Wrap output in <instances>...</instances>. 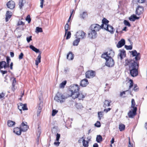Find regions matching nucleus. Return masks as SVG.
<instances>
[{"mask_svg":"<svg viewBox=\"0 0 147 147\" xmlns=\"http://www.w3.org/2000/svg\"><path fill=\"white\" fill-rule=\"evenodd\" d=\"M125 65H129L131 75L133 77L136 76L138 74V65L137 61L125 60Z\"/></svg>","mask_w":147,"mask_h":147,"instance_id":"obj_1","label":"nucleus"},{"mask_svg":"<svg viewBox=\"0 0 147 147\" xmlns=\"http://www.w3.org/2000/svg\"><path fill=\"white\" fill-rule=\"evenodd\" d=\"M69 96H65V94L58 93L54 97V100L57 102L62 103L64 102L65 99Z\"/></svg>","mask_w":147,"mask_h":147,"instance_id":"obj_2","label":"nucleus"},{"mask_svg":"<svg viewBox=\"0 0 147 147\" xmlns=\"http://www.w3.org/2000/svg\"><path fill=\"white\" fill-rule=\"evenodd\" d=\"M29 47L30 49H32L33 51L35 52L36 53H38V52H40V54L38 56L37 58L35 61V65H36L38 66V64L41 62V57L40 55L41 53L40 52L39 49H37L32 45H30Z\"/></svg>","mask_w":147,"mask_h":147,"instance_id":"obj_3","label":"nucleus"},{"mask_svg":"<svg viewBox=\"0 0 147 147\" xmlns=\"http://www.w3.org/2000/svg\"><path fill=\"white\" fill-rule=\"evenodd\" d=\"M115 55L114 52L111 50H109L107 53H104L102 55V58L107 59V58H112L114 57Z\"/></svg>","mask_w":147,"mask_h":147,"instance_id":"obj_4","label":"nucleus"},{"mask_svg":"<svg viewBox=\"0 0 147 147\" xmlns=\"http://www.w3.org/2000/svg\"><path fill=\"white\" fill-rule=\"evenodd\" d=\"M105 65L108 67H111L113 66L114 65V61L112 58H107Z\"/></svg>","mask_w":147,"mask_h":147,"instance_id":"obj_5","label":"nucleus"},{"mask_svg":"<svg viewBox=\"0 0 147 147\" xmlns=\"http://www.w3.org/2000/svg\"><path fill=\"white\" fill-rule=\"evenodd\" d=\"M80 86L77 84H73L71 85L69 88L70 91L71 92H79L80 88Z\"/></svg>","mask_w":147,"mask_h":147,"instance_id":"obj_6","label":"nucleus"},{"mask_svg":"<svg viewBox=\"0 0 147 147\" xmlns=\"http://www.w3.org/2000/svg\"><path fill=\"white\" fill-rule=\"evenodd\" d=\"M86 78H90L94 77L95 75V72L92 70H89L86 73Z\"/></svg>","mask_w":147,"mask_h":147,"instance_id":"obj_7","label":"nucleus"},{"mask_svg":"<svg viewBox=\"0 0 147 147\" xmlns=\"http://www.w3.org/2000/svg\"><path fill=\"white\" fill-rule=\"evenodd\" d=\"M90 28L91 30L96 32L99 31L100 29H101V27L98 24H94L91 26Z\"/></svg>","mask_w":147,"mask_h":147,"instance_id":"obj_8","label":"nucleus"},{"mask_svg":"<svg viewBox=\"0 0 147 147\" xmlns=\"http://www.w3.org/2000/svg\"><path fill=\"white\" fill-rule=\"evenodd\" d=\"M86 33L82 31H79L76 34V37L78 38H84L85 37Z\"/></svg>","mask_w":147,"mask_h":147,"instance_id":"obj_9","label":"nucleus"},{"mask_svg":"<svg viewBox=\"0 0 147 147\" xmlns=\"http://www.w3.org/2000/svg\"><path fill=\"white\" fill-rule=\"evenodd\" d=\"M137 108L130 110L128 113V115L129 118H133L136 114Z\"/></svg>","mask_w":147,"mask_h":147,"instance_id":"obj_10","label":"nucleus"},{"mask_svg":"<svg viewBox=\"0 0 147 147\" xmlns=\"http://www.w3.org/2000/svg\"><path fill=\"white\" fill-rule=\"evenodd\" d=\"M132 55L133 56H135V59L136 61L139 60L140 59V54L137 52V51L134 50L131 51Z\"/></svg>","mask_w":147,"mask_h":147,"instance_id":"obj_11","label":"nucleus"},{"mask_svg":"<svg viewBox=\"0 0 147 147\" xmlns=\"http://www.w3.org/2000/svg\"><path fill=\"white\" fill-rule=\"evenodd\" d=\"M7 7L11 9H13L15 6V3L13 1H10L8 2L6 4Z\"/></svg>","mask_w":147,"mask_h":147,"instance_id":"obj_12","label":"nucleus"},{"mask_svg":"<svg viewBox=\"0 0 147 147\" xmlns=\"http://www.w3.org/2000/svg\"><path fill=\"white\" fill-rule=\"evenodd\" d=\"M26 124L23 122L20 126V128L22 131L25 132L26 131L28 128V127L26 125L27 123H26Z\"/></svg>","mask_w":147,"mask_h":147,"instance_id":"obj_13","label":"nucleus"},{"mask_svg":"<svg viewBox=\"0 0 147 147\" xmlns=\"http://www.w3.org/2000/svg\"><path fill=\"white\" fill-rule=\"evenodd\" d=\"M74 55L71 51H69L67 55V59L69 61L72 60L74 58Z\"/></svg>","mask_w":147,"mask_h":147,"instance_id":"obj_14","label":"nucleus"},{"mask_svg":"<svg viewBox=\"0 0 147 147\" xmlns=\"http://www.w3.org/2000/svg\"><path fill=\"white\" fill-rule=\"evenodd\" d=\"M97 34L95 31L91 30V31L88 33L89 37L91 38H94L97 36Z\"/></svg>","mask_w":147,"mask_h":147,"instance_id":"obj_15","label":"nucleus"},{"mask_svg":"<svg viewBox=\"0 0 147 147\" xmlns=\"http://www.w3.org/2000/svg\"><path fill=\"white\" fill-rule=\"evenodd\" d=\"M143 11V8L140 6H138L136 11V14L139 15L142 13Z\"/></svg>","mask_w":147,"mask_h":147,"instance_id":"obj_16","label":"nucleus"},{"mask_svg":"<svg viewBox=\"0 0 147 147\" xmlns=\"http://www.w3.org/2000/svg\"><path fill=\"white\" fill-rule=\"evenodd\" d=\"M88 82L86 79L82 80L80 82V85L82 87L86 86L88 84Z\"/></svg>","mask_w":147,"mask_h":147,"instance_id":"obj_17","label":"nucleus"},{"mask_svg":"<svg viewBox=\"0 0 147 147\" xmlns=\"http://www.w3.org/2000/svg\"><path fill=\"white\" fill-rule=\"evenodd\" d=\"M12 14V13L9 11H7L6 14L5 20L6 22H8L11 18Z\"/></svg>","mask_w":147,"mask_h":147,"instance_id":"obj_18","label":"nucleus"},{"mask_svg":"<svg viewBox=\"0 0 147 147\" xmlns=\"http://www.w3.org/2000/svg\"><path fill=\"white\" fill-rule=\"evenodd\" d=\"M125 43V40L124 39H122L119 41L117 45V47L118 48H119L123 46Z\"/></svg>","mask_w":147,"mask_h":147,"instance_id":"obj_19","label":"nucleus"},{"mask_svg":"<svg viewBox=\"0 0 147 147\" xmlns=\"http://www.w3.org/2000/svg\"><path fill=\"white\" fill-rule=\"evenodd\" d=\"M9 66L8 65H7L5 61H2L0 62V69H1L3 68L6 69L7 67H8Z\"/></svg>","mask_w":147,"mask_h":147,"instance_id":"obj_20","label":"nucleus"},{"mask_svg":"<svg viewBox=\"0 0 147 147\" xmlns=\"http://www.w3.org/2000/svg\"><path fill=\"white\" fill-rule=\"evenodd\" d=\"M125 56V51L124 50H121L120 52L118 55V57H119L121 60Z\"/></svg>","mask_w":147,"mask_h":147,"instance_id":"obj_21","label":"nucleus"},{"mask_svg":"<svg viewBox=\"0 0 147 147\" xmlns=\"http://www.w3.org/2000/svg\"><path fill=\"white\" fill-rule=\"evenodd\" d=\"M43 103L42 102H40L38 106V109L37 110V115L39 116L40 113L41 112L42 108Z\"/></svg>","mask_w":147,"mask_h":147,"instance_id":"obj_22","label":"nucleus"},{"mask_svg":"<svg viewBox=\"0 0 147 147\" xmlns=\"http://www.w3.org/2000/svg\"><path fill=\"white\" fill-rule=\"evenodd\" d=\"M21 131H22L20 127H16L14 129L13 132L18 135H20L21 134Z\"/></svg>","mask_w":147,"mask_h":147,"instance_id":"obj_23","label":"nucleus"},{"mask_svg":"<svg viewBox=\"0 0 147 147\" xmlns=\"http://www.w3.org/2000/svg\"><path fill=\"white\" fill-rule=\"evenodd\" d=\"M78 93L79 92H71V96L72 97L73 99H75L78 98Z\"/></svg>","mask_w":147,"mask_h":147,"instance_id":"obj_24","label":"nucleus"},{"mask_svg":"<svg viewBox=\"0 0 147 147\" xmlns=\"http://www.w3.org/2000/svg\"><path fill=\"white\" fill-rule=\"evenodd\" d=\"M139 19V18L137 17L135 15H133L131 16L129 18V20L132 22L134 21L136 19Z\"/></svg>","mask_w":147,"mask_h":147,"instance_id":"obj_25","label":"nucleus"},{"mask_svg":"<svg viewBox=\"0 0 147 147\" xmlns=\"http://www.w3.org/2000/svg\"><path fill=\"white\" fill-rule=\"evenodd\" d=\"M13 78V80L12 82V87L11 89L13 91H14L15 89V86L16 85V78Z\"/></svg>","mask_w":147,"mask_h":147,"instance_id":"obj_26","label":"nucleus"},{"mask_svg":"<svg viewBox=\"0 0 147 147\" xmlns=\"http://www.w3.org/2000/svg\"><path fill=\"white\" fill-rule=\"evenodd\" d=\"M82 145L84 147H88L89 142L86 140L84 139L82 140Z\"/></svg>","mask_w":147,"mask_h":147,"instance_id":"obj_27","label":"nucleus"},{"mask_svg":"<svg viewBox=\"0 0 147 147\" xmlns=\"http://www.w3.org/2000/svg\"><path fill=\"white\" fill-rule=\"evenodd\" d=\"M86 95V94H83L82 93H78V98L79 100H82L83 98H84Z\"/></svg>","mask_w":147,"mask_h":147,"instance_id":"obj_28","label":"nucleus"},{"mask_svg":"<svg viewBox=\"0 0 147 147\" xmlns=\"http://www.w3.org/2000/svg\"><path fill=\"white\" fill-rule=\"evenodd\" d=\"M15 122L11 120H8L7 121V125L9 127H12L15 125Z\"/></svg>","mask_w":147,"mask_h":147,"instance_id":"obj_29","label":"nucleus"},{"mask_svg":"<svg viewBox=\"0 0 147 147\" xmlns=\"http://www.w3.org/2000/svg\"><path fill=\"white\" fill-rule=\"evenodd\" d=\"M111 102H109V100H106L104 102V104L103 105V107H108L110 106L111 105L110 104Z\"/></svg>","mask_w":147,"mask_h":147,"instance_id":"obj_30","label":"nucleus"},{"mask_svg":"<svg viewBox=\"0 0 147 147\" xmlns=\"http://www.w3.org/2000/svg\"><path fill=\"white\" fill-rule=\"evenodd\" d=\"M107 30L110 32L111 34L113 33V28L112 26L110 25H109L108 27Z\"/></svg>","mask_w":147,"mask_h":147,"instance_id":"obj_31","label":"nucleus"},{"mask_svg":"<svg viewBox=\"0 0 147 147\" xmlns=\"http://www.w3.org/2000/svg\"><path fill=\"white\" fill-rule=\"evenodd\" d=\"M70 27L69 26V25L68 24V23H67L66 24H65V36L66 34H67L68 30H70Z\"/></svg>","mask_w":147,"mask_h":147,"instance_id":"obj_32","label":"nucleus"},{"mask_svg":"<svg viewBox=\"0 0 147 147\" xmlns=\"http://www.w3.org/2000/svg\"><path fill=\"white\" fill-rule=\"evenodd\" d=\"M102 141V137L100 135H98L96 138V141L98 143H100Z\"/></svg>","mask_w":147,"mask_h":147,"instance_id":"obj_33","label":"nucleus"},{"mask_svg":"<svg viewBox=\"0 0 147 147\" xmlns=\"http://www.w3.org/2000/svg\"><path fill=\"white\" fill-rule=\"evenodd\" d=\"M80 41V38H77L73 42V45L74 46H77Z\"/></svg>","mask_w":147,"mask_h":147,"instance_id":"obj_34","label":"nucleus"},{"mask_svg":"<svg viewBox=\"0 0 147 147\" xmlns=\"http://www.w3.org/2000/svg\"><path fill=\"white\" fill-rule=\"evenodd\" d=\"M23 0H19V8L21 9L24 6V3Z\"/></svg>","mask_w":147,"mask_h":147,"instance_id":"obj_35","label":"nucleus"},{"mask_svg":"<svg viewBox=\"0 0 147 147\" xmlns=\"http://www.w3.org/2000/svg\"><path fill=\"white\" fill-rule=\"evenodd\" d=\"M87 15V12H84L80 14V17L83 19L85 18Z\"/></svg>","mask_w":147,"mask_h":147,"instance_id":"obj_36","label":"nucleus"},{"mask_svg":"<svg viewBox=\"0 0 147 147\" xmlns=\"http://www.w3.org/2000/svg\"><path fill=\"white\" fill-rule=\"evenodd\" d=\"M125 126L124 124H121L119 125V129L120 131H122L124 130Z\"/></svg>","mask_w":147,"mask_h":147,"instance_id":"obj_37","label":"nucleus"},{"mask_svg":"<svg viewBox=\"0 0 147 147\" xmlns=\"http://www.w3.org/2000/svg\"><path fill=\"white\" fill-rule=\"evenodd\" d=\"M109 25V24H102L100 26V27H101V28H103L107 30L108 27Z\"/></svg>","mask_w":147,"mask_h":147,"instance_id":"obj_38","label":"nucleus"},{"mask_svg":"<svg viewBox=\"0 0 147 147\" xmlns=\"http://www.w3.org/2000/svg\"><path fill=\"white\" fill-rule=\"evenodd\" d=\"M41 133V129L39 127L38 128V131L37 133V136L38 141V142L39 138Z\"/></svg>","mask_w":147,"mask_h":147,"instance_id":"obj_39","label":"nucleus"},{"mask_svg":"<svg viewBox=\"0 0 147 147\" xmlns=\"http://www.w3.org/2000/svg\"><path fill=\"white\" fill-rule=\"evenodd\" d=\"M36 33L41 32L43 31L42 28L39 27H36Z\"/></svg>","mask_w":147,"mask_h":147,"instance_id":"obj_40","label":"nucleus"},{"mask_svg":"<svg viewBox=\"0 0 147 147\" xmlns=\"http://www.w3.org/2000/svg\"><path fill=\"white\" fill-rule=\"evenodd\" d=\"M67 82L66 81H64L61 83L59 85V87L60 88H63L65 86Z\"/></svg>","mask_w":147,"mask_h":147,"instance_id":"obj_41","label":"nucleus"},{"mask_svg":"<svg viewBox=\"0 0 147 147\" xmlns=\"http://www.w3.org/2000/svg\"><path fill=\"white\" fill-rule=\"evenodd\" d=\"M135 103L134 100V99H132L131 101V107L133 109H134L135 108H136L135 106Z\"/></svg>","mask_w":147,"mask_h":147,"instance_id":"obj_42","label":"nucleus"},{"mask_svg":"<svg viewBox=\"0 0 147 147\" xmlns=\"http://www.w3.org/2000/svg\"><path fill=\"white\" fill-rule=\"evenodd\" d=\"M20 106L21 107L22 109L23 110H28V109L26 106V104L20 105Z\"/></svg>","mask_w":147,"mask_h":147,"instance_id":"obj_43","label":"nucleus"},{"mask_svg":"<svg viewBox=\"0 0 147 147\" xmlns=\"http://www.w3.org/2000/svg\"><path fill=\"white\" fill-rule=\"evenodd\" d=\"M103 112H99L98 113V116L99 119L100 120L101 119L103 115L102 114Z\"/></svg>","mask_w":147,"mask_h":147,"instance_id":"obj_44","label":"nucleus"},{"mask_svg":"<svg viewBox=\"0 0 147 147\" xmlns=\"http://www.w3.org/2000/svg\"><path fill=\"white\" fill-rule=\"evenodd\" d=\"M76 107L78 109H81L83 108L82 104L80 103H77L76 104Z\"/></svg>","mask_w":147,"mask_h":147,"instance_id":"obj_45","label":"nucleus"},{"mask_svg":"<svg viewBox=\"0 0 147 147\" xmlns=\"http://www.w3.org/2000/svg\"><path fill=\"white\" fill-rule=\"evenodd\" d=\"M67 34V36L66 37V39H69L71 37V33L70 31H68L66 34Z\"/></svg>","mask_w":147,"mask_h":147,"instance_id":"obj_46","label":"nucleus"},{"mask_svg":"<svg viewBox=\"0 0 147 147\" xmlns=\"http://www.w3.org/2000/svg\"><path fill=\"white\" fill-rule=\"evenodd\" d=\"M26 20L28 21V23H29L31 21V19L30 17V15H28L26 18Z\"/></svg>","mask_w":147,"mask_h":147,"instance_id":"obj_47","label":"nucleus"},{"mask_svg":"<svg viewBox=\"0 0 147 147\" xmlns=\"http://www.w3.org/2000/svg\"><path fill=\"white\" fill-rule=\"evenodd\" d=\"M125 47L126 49L128 50H131L132 48V47L131 45L127 46L125 45Z\"/></svg>","mask_w":147,"mask_h":147,"instance_id":"obj_48","label":"nucleus"},{"mask_svg":"<svg viewBox=\"0 0 147 147\" xmlns=\"http://www.w3.org/2000/svg\"><path fill=\"white\" fill-rule=\"evenodd\" d=\"M109 22L107 19L105 18H104L102 20V23L103 24H108Z\"/></svg>","mask_w":147,"mask_h":147,"instance_id":"obj_49","label":"nucleus"},{"mask_svg":"<svg viewBox=\"0 0 147 147\" xmlns=\"http://www.w3.org/2000/svg\"><path fill=\"white\" fill-rule=\"evenodd\" d=\"M124 23L125 26H131L129 22L126 20H124Z\"/></svg>","mask_w":147,"mask_h":147,"instance_id":"obj_50","label":"nucleus"},{"mask_svg":"<svg viewBox=\"0 0 147 147\" xmlns=\"http://www.w3.org/2000/svg\"><path fill=\"white\" fill-rule=\"evenodd\" d=\"M94 125L97 127H100L101 126L100 122L97 121L95 124Z\"/></svg>","mask_w":147,"mask_h":147,"instance_id":"obj_51","label":"nucleus"},{"mask_svg":"<svg viewBox=\"0 0 147 147\" xmlns=\"http://www.w3.org/2000/svg\"><path fill=\"white\" fill-rule=\"evenodd\" d=\"M24 23L21 20H19L18 21V26L22 25H24Z\"/></svg>","mask_w":147,"mask_h":147,"instance_id":"obj_52","label":"nucleus"},{"mask_svg":"<svg viewBox=\"0 0 147 147\" xmlns=\"http://www.w3.org/2000/svg\"><path fill=\"white\" fill-rule=\"evenodd\" d=\"M57 111L55 110H53L52 112V116H54L55 115V114L57 113Z\"/></svg>","mask_w":147,"mask_h":147,"instance_id":"obj_53","label":"nucleus"},{"mask_svg":"<svg viewBox=\"0 0 147 147\" xmlns=\"http://www.w3.org/2000/svg\"><path fill=\"white\" fill-rule=\"evenodd\" d=\"M32 36H30L29 37L26 38V40L28 43L31 40H32Z\"/></svg>","mask_w":147,"mask_h":147,"instance_id":"obj_54","label":"nucleus"},{"mask_svg":"<svg viewBox=\"0 0 147 147\" xmlns=\"http://www.w3.org/2000/svg\"><path fill=\"white\" fill-rule=\"evenodd\" d=\"M130 85L129 86V89H130L132 87H133V81L131 80H130Z\"/></svg>","mask_w":147,"mask_h":147,"instance_id":"obj_55","label":"nucleus"},{"mask_svg":"<svg viewBox=\"0 0 147 147\" xmlns=\"http://www.w3.org/2000/svg\"><path fill=\"white\" fill-rule=\"evenodd\" d=\"M5 95V93L3 92L0 94V99L4 97Z\"/></svg>","mask_w":147,"mask_h":147,"instance_id":"obj_56","label":"nucleus"},{"mask_svg":"<svg viewBox=\"0 0 147 147\" xmlns=\"http://www.w3.org/2000/svg\"><path fill=\"white\" fill-rule=\"evenodd\" d=\"M60 134L57 133L56 135V140L57 141H58L59 140V139L60 138Z\"/></svg>","mask_w":147,"mask_h":147,"instance_id":"obj_57","label":"nucleus"},{"mask_svg":"<svg viewBox=\"0 0 147 147\" xmlns=\"http://www.w3.org/2000/svg\"><path fill=\"white\" fill-rule=\"evenodd\" d=\"M23 54L22 53H21L19 56V59H22L23 58Z\"/></svg>","mask_w":147,"mask_h":147,"instance_id":"obj_58","label":"nucleus"},{"mask_svg":"<svg viewBox=\"0 0 147 147\" xmlns=\"http://www.w3.org/2000/svg\"><path fill=\"white\" fill-rule=\"evenodd\" d=\"M44 2V0H41L40 1V7L41 8H42L43 7Z\"/></svg>","mask_w":147,"mask_h":147,"instance_id":"obj_59","label":"nucleus"},{"mask_svg":"<svg viewBox=\"0 0 147 147\" xmlns=\"http://www.w3.org/2000/svg\"><path fill=\"white\" fill-rule=\"evenodd\" d=\"M111 109L110 108H108L107 109H105L104 110V111L106 113L108 112L109 111H110Z\"/></svg>","mask_w":147,"mask_h":147,"instance_id":"obj_60","label":"nucleus"},{"mask_svg":"<svg viewBox=\"0 0 147 147\" xmlns=\"http://www.w3.org/2000/svg\"><path fill=\"white\" fill-rule=\"evenodd\" d=\"M1 72L3 74H4L7 73V71H3V70H1Z\"/></svg>","mask_w":147,"mask_h":147,"instance_id":"obj_61","label":"nucleus"},{"mask_svg":"<svg viewBox=\"0 0 147 147\" xmlns=\"http://www.w3.org/2000/svg\"><path fill=\"white\" fill-rule=\"evenodd\" d=\"M134 90L135 91H137L138 89V88L136 85H134Z\"/></svg>","mask_w":147,"mask_h":147,"instance_id":"obj_62","label":"nucleus"},{"mask_svg":"<svg viewBox=\"0 0 147 147\" xmlns=\"http://www.w3.org/2000/svg\"><path fill=\"white\" fill-rule=\"evenodd\" d=\"M60 143V142L58 141L57 142H55L54 143V144L57 146H58L59 144Z\"/></svg>","mask_w":147,"mask_h":147,"instance_id":"obj_63","label":"nucleus"},{"mask_svg":"<svg viewBox=\"0 0 147 147\" xmlns=\"http://www.w3.org/2000/svg\"><path fill=\"white\" fill-rule=\"evenodd\" d=\"M98 145L96 143L94 144L93 145V147H98Z\"/></svg>","mask_w":147,"mask_h":147,"instance_id":"obj_64","label":"nucleus"}]
</instances>
